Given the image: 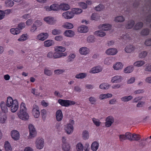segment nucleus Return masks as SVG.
Segmentation results:
<instances>
[{
	"instance_id": "54",
	"label": "nucleus",
	"mask_w": 151,
	"mask_h": 151,
	"mask_svg": "<svg viewBox=\"0 0 151 151\" xmlns=\"http://www.w3.org/2000/svg\"><path fill=\"white\" fill-rule=\"evenodd\" d=\"M92 121L94 124L97 127H99L101 124V122H99V120L94 118L92 119Z\"/></svg>"
},
{
	"instance_id": "37",
	"label": "nucleus",
	"mask_w": 151,
	"mask_h": 151,
	"mask_svg": "<svg viewBox=\"0 0 151 151\" xmlns=\"http://www.w3.org/2000/svg\"><path fill=\"white\" fill-rule=\"evenodd\" d=\"M135 24L134 20H131L129 21V23L127 25L126 27L127 29H130L132 28L133 27Z\"/></svg>"
},
{
	"instance_id": "4",
	"label": "nucleus",
	"mask_w": 151,
	"mask_h": 151,
	"mask_svg": "<svg viewBox=\"0 0 151 151\" xmlns=\"http://www.w3.org/2000/svg\"><path fill=\"white\" fill-rule=\"evenodd\" d=\"M70 122L71 124L69 123L67 124L65 127V129L68 134H70L72 133L73 130V124L74 123V121L72 120H70Z\"/></svg>"
},
{
	"instance_id": "12",
	"label": "nucleus",
	"mask_w": 151,
	"mask_h": 151,
	"mask_svg": "<svg viewBox=\"0 0 151 151\" xmlns=\"http://www.w3.org/2000/svg\"><path fill=\"white\" fill-rule=\"evenodd\" d=\"M56 117L57 121H61L63 117V115L61 110L59 109L58 110L56 113Z\"/></svg>"
},
{
	"instance_id": "51",
	"label": "nucleus",
	"mask_w": 151,
	"mask_h": 151,
	"mask_svg": "<svg viewBox=\"0 0 151 151\" xmlns=\"http://www.w3.org/2000/svg\"><path fill=\"white\" fill-rule=\"evenodd\" d=\"M76 148L77 151H83V147L81 143H78L76 145Z\"/></svg>"
},
{
	"instance_id": "44",
	"label": "nucleus",
	"mask_w": 151,
	"mask_h": 151,
	"mask_svg": "<svg viewBox=\"0 0 151 151\" xmlns=\"http://www.w3.org/2000/svg\"><path fill=\"white\" fill-rule=\"evenodd\" d=\"M86 76V74L85 73H80L76 75L75 77L78 79H82L85 78Z\"/></svg>"
},
{
	"instance_id": "45",
	"label": "nucleus",
	"mask_w": 151,
	"mask_h": 151,
	"mask_svg": "<svg viewBox=\"0 0 151 151\" xmlns=\"http://www.w3.org/2000/svg\"><path fill=\"white\" fill-rule=\"evenodd\" d=\"M72 12L74 14H78L81 13L82 12V10L81 9L75 8L73 9Z\"/></svg>"
},
{
	"instance_id": "23",
	"label": "nucleus",
	"mask_w": 151,
	"mask_h": 151,
	"mask_svg": "<svg viewBox=\"0 0 151 151\" xmlns=\"http://www.w3.org/2000/svg\"><path fill=\"white\" fill-rule=\"evenodd\" d=\"M135 48V47L133 45H130L125 48V50L127 53H130L134 50Z\"/></svg>"
},
{
	"instance_id": "30",
	"label": "nucleus",
	"mask_w": 151,
	"mask_h": 151,
	"mask_svg": "<svg viewBox=\"0 0 151 151\" xmlns=\"http://www.w3.org/2000/svg\"><path fill=\"white\" fill-rule=\"evenodd\" d=\"M143 24L142 22H139L137 23L134 26V29L137 30L141 28L143 26Z\"/></svg>"
},
{
	"instance_id": "33",
	"label": "nucleus",
	"mask_w": 151,
	"mask_h": 151,
	"mask_svg": "<svg viewBox=\"0 0 151 151\" xmlns=\"http://www.w3.org/2000/svg\"><path fill=\"white\" fill-rule=\"evenodd\" d=\"M63 27L67 29H71L73 27V26L71 23L67 22L63 25Z\"/></svg>"
},
{
	"instance_id": "19",
	"label": "nucleus",
	"mask_w": 151,
	"mask_h": 151,
	"mask_svg": "<svg viewBox=\"0 0 151 151\" xmlns=\"http://www.w3.org/2000/svg\"><path fill=\"white\" fill-rule=\"evenodd\" d=\"M89 52V49L86 47H82L79 50V52L82 55H86Z\"/></svg>"
},
{
	"instance_id": "20",
	"label": "nucleus",
	"mask_w": 151,
	"mask_h": 151,
	"mask_svg": "<svg viewBox=\"0 0 151 151\" xmlns=\"http://www.w3.org/2000/svg\"><path fill=\"white\" fill-rule=\"evenodd\" d=\"M64 35L66 36L72 37L75 35L74 32L71 30H67L64 33Z\"/></svg>"
},
{
	"instance_id": "64",
	"label": "nucleus",
	"mask_w": 151,
	"mask_h": 151,
	"mask_svg": "<svg viewBox=\"0 0 151 151\" xmlns=\"http://www.w3.org/2000/svg\"><path fill=\"white\" fill-rule=\"evenodd\" d=\"M145 44L147 46L151 45V38L147 40L145 42Z\"/></svg>"
},
{
	"instance_id": "25",
	"label": "nucleus",
	"mask_w": 151,
	"mask_h": 151,
	"mask_svg": "<svg viewBox=\"0 0 151 151\" xmlns=\"http://www.w3.org/2000/svg\"><path fill=\"white\" fill-rule=\"evenodd\" d=\"M70 8L69 5L67 4H61L60 5V9L67 10Z\"/></svg>"
},
{
	"instance_id": "21",
	"label": "nucleus",
	"mask_w": 151,
	"mask_h": 151,
	"mask_svg": "<svg viewBox=\"0 0 151 151\" xmlns=\"http://www.w3.org/2000/svg\"><path fill=\"white\" fill-rule=\"evenodd\" d=\"M78 32L80 33H86L88 31L87 27L85 26H82L78 27Z\"/></svg>"
},
{
	"instance_id": "49",
	"label": "nucleus",
	"mask_w": 151,
	"mask_h": 151,
	"mask_svg": "<svg viewBox=\"0 0 151 151\" xmlns=\"http://www.w3.org/2000/svg\"><path fill=\"white\" fill-rule=\"evenodd\" d=\"M149 33V30L147 28L144 29L141 32V35H147Z\"/></svg>"
},
{
	"instance_id": "58",
	"label": "nucleus",
	"mask_w": 151,
	"mask_h": 151,
	"mask_svg": "<svg viewBox=\"0 0 151 151\" xmlns=\"http://www.w3.org/2000/svg\"><path fill=\"white\" fill-rule=\"evenodd\" d=\"M104 8V6L101 4H99L98 6L96 7L95 9L97 11H101Z\"/></svg>"
},
{
	"instance_id": "53",
	"label": "nucleus",
	"mask_w": 151,
	"mask_h": 151,
	"mask_svg": "<svg viewBox=\"0 0 151 151\" xmlns=\"http://www.w3.org/2000/svg\"><path fill=\"white\" fill-rule=\"evenodd\" d=\"M125 136L126 139H128L130 141H132V134L129 132H127L125 133Z\"/></svg>"
},
{
	"instance_id": "50",
	"label": "nucleus",
	"mask_w": 151,
	"mask_h": 151,
	"mask_svg": "<svg viewBox=\"0 0 151 151\" xmlns=\"http://www.w3.org/2000/svg\"><path fill=\"white\" fill-rule=\"evenodd\" d=\"M140 136L139 134H132V141H138L140 139Z\"/></svg>"
},
{
	"instance_id": "59",
	"label": "nucleus",
	"mask_w": 151,
	"mask_h": 151,
	"mask_svg": "<svg viewBox=\"0 0 151 151\" xmlns=\"http://www.w3.org/2000/svg\"><path fill=\"white\" fill-rule=\"evenodd\" d=\"M7 119V117L5 114L0 117V122L2 123H4Z\"/></svg>"
},
{
	"instance_id": "7",
	"label": "nucleus",
	"mask_w": 151,
	"mask_h": 151,
	"mask_svg": "<svg viewBox=\"0 0 151 151\" xmlns=\"http://www.w3.org/2000/svg\"><path fill=\"white\" fill-rule=\"evenodd\" d=\"M36 147L37 148L39 149H42L44 146V140L42 138L40 139H38L36 141Z\"/></svg>"
},
{
	"instance_id": "2",
	"label": "nucleus",
	"mask_w": 151,
	"mask_h": 151,
	"mask_svg": "<svg viewBox=\"0 0 151 151\" xmlns=\"http://www.w3.org/2000/svg\"><path fill=\"white\" fill-rule=\"evenodd\" d=\"M27 109L25 104L22 102L20 106V110L17 113L19 118L24 120H26L29 119V116L27 112Z\"/></svg>"
},
{
	"instance_id": "36",
	"label": "nucleus",
	"mask_w": 151,
	"mask_h": 151,
	"mask_svg": "<svg viewBox=\"0 0 151 151\" xmlns=\"http://www.w3.org/2000/svg\"><path fill=\"white\" fill-rule=\"evenodd\" d=\"M94 34L95 35L100 37H104L106 35L105 33L101 30L97 31L95 32Z\"/></svg>"
},
{
	"instance_id": "57",
	"label": "nucleus",
	"mask_w": 151,
	"mask_h": 151,
	"mask_svg": "<svg viewBox=\"0 0 151 151\" xmlns=\"http://www.w3.org/2000/svg\"><path fill=\"white\" fill-rule=\"evenodd\" d=\"M61 32L60 30L57 29H54L52 31V35H56L60 34Z\"/></svg>"
},
{
	"instance_id": "47",
	"label": "nucleus",
	"mask_w": 151,
	"mask_h": 151,
	"mask_svg": "<svg viewBox=\"0 0 151 151\" xmlns=\"http://www.w3.org/2000/svg\"><path fill=\"white\" fill-rule=\"evenodd\" d=\"M53 42L52 40H47L44 42V45L46 47H49L52 45Z\"/></svg>"
},
{
	"instance_id": "35",
	"label": "nucleus",
	"mask_w": 151,
	"mask_h": 151,
	"mask_svg": "<svg viewBox=\"0 0 151 151\" xmlns=\"http://www.w3.org/2000/svg\"><path fill=\"white\" fill-rule=\"evenodd\" d=\"M100 16L98 13H94L92 14L91 19L92 20H98L99 19Z\"/></svg>"
},
{
	"instance_id": "56",
	"label": "nucleus",
	"mask_w": 151,
	"mask_h": 151,
	"mask_svg": "<svg viewBox=\"0 0 151 151\" xmlns=\"http://www.w3.org/2000/svg\"><path fill=\"white\" fill-rule=\"evenodd\" d=\"M89 101L92 104H95L96 101V100L94 97H91L89 98Z\"/></svg>"
},
{
	"instance_id": "16",
	"label": "nucleus",
	"mask_w": 151,
	"mask_h": 151,
	"mask_svg": "<svg viewBox=\"0 0 151 151\" xmlns=\"http://www.w3.org/2000/svg\"><path fill=\"white\" fill-rule=\"evenodd\" d=\"M116 49L114 48H109L107 50L106 52V53L109 55H115L117 53Z\"/></svg>"
},
{
	"instance_id": "41",
	"label": "nucleus",
	"mask_w": 151,
	"mask_h": 151,
	"mask_svg": "<svg viewBox=\"0 0 151 151\" xmlns=\"http://www.w3.org/2000/svg\"><path fill=\"white\" fill-rule=\"evenodd\" d=\"M89 134L88 132L86 130L83 131L82 133V137L84 139H87L88 138Z\"/></svg>"
},
{
	"instance_id": "62",
	"label": "nucleus",
	"mask_w": 151,
	"mask_h": 151,
	"mask_svg": "<svg viewBox=\"0 0 151 151\" xmlns=\"http://www.w3.org/2000/svg\"><path fill=\"white\" fill-rule=\"evenodd\" d=\"M25 26V24L24 23H21L19 24L18 25V28H19L20 30L21 29L24 28Z\"/></svg>"
},
{
	"instance_id": "11",
	"label": "nucleus",
	"mask_w": 151,
	"mask_h": 151,
	"mask_svg": "<svg viewBox=\"0 0 151 151\" xmlns=\"http://www.w3.org/2000/svg\"><path fill=\"white\" fill-rule=\"evenodd\" d=\"M11 136L14 139L18 140L19 138V134L18 131L16 130H13L11 132Z\"/></svg>"
},
{
	"instance_id": "52",
	"label": "nucleus",
	"mask_w": 151,
	"mask_h": 151,
	"mask_svg": "<svg viewBox=\"0 0 151 151\" xmlns=\"http://www.w3.org/2000/svg\"><path fill=\"white\" fill-rule=\"evenodd\" d=\"M62 147L63 150L65 151H69L70 148L69 145L68 143L63 144Z\"/></svg>"
},
{
	"instance_id": "5",
	"label": "nucleus",
	"mask_w": 151,
	"mask_h": 151,
	"mask_svg": "<svg viewBox=\"0 0 151 151\" xmlns=\"http://www.w3.org/2000/svg\"><path fill=\"white\" fill-rule=\"evenodd\" d=\"M28 128L29 131V137L31 138L35 137L36 135L37 132L34 126L32 124H30Z\"/></svg>"
},
{
	"instance_id": "28",
	"label": "nucleus",
	"mask_w": 151,
	"mask_h": 151,
	"mask_svg": "<svg viewBox=\"0 0 151 151\" xmlns=\"http://www.w3.org/2000/svg\"><path fill=\"white\" fill-rule=\"evenodd\" d=\"M4 147L6 151H11L12 148L9 142L7 141L5 142Z\"/></svg>"
},
{
	"instance_id": "15",
	"label": "nucleus",
	"mask_w": 151,
	"mask_h": 151,
	"mask_svg": "<svg viewBox=\"0 0 151 151\" xmlns=\"http://www.w3.org/2000/svg\"><path fill=\"white\" fill-rule=\"evenodd\" d=\"M67 55L66 53L58 52H54L53 58L57 59L60 58L62 57L65 56Z\"/></svg>"
},
{
	"instance_id": "32",
	"label": "nucleus",
	"mask_w": 151,
	"mask_h": 151,
	"mask_svg": "<svg viewBox=\"0 0 151 151\" xmlns=\"http://www.w3.org/2000/svg\"><path fill=\"white\" fill-rule=\"evenodd\" d=\"M10 32L14 35H17L20 32V29L19 28H12L10 30Z\"/></svg>"
},
{
	"instance_id": "3",
	"label": "nucleus",
	"mask_w": 151,
	"mask_h": 151,
	"mask_svg": "<svg viewBox=\"0 0 151 151\" xmlns=\"http://www.w3.org/2000/svg\"><path fill=\"white\" fill-rule=\"evenodd\" d=\"M58 102L62 106L68 107L70 106L74 105L76 102L73 101L68 100L59 99Z\"/></svg>"
},
{
	"instance_id": "42",
	"label": "nucleus",
	"mask_w": 151,
	"mask_h": 151,
	"mask_svg": "<svg viewBox=\"0 0 151 151\" xmlns=\"http://www.w3.org/2000/svg\"><path fill=\"white\" fill-rule=\"evenodd\" d=\"M133 68L132 66H129L124 69V72L125 73H129L133 71Z\"/></svg>"
},
{
	"instance_id": "10",
	"label": "nucleus",
	"mask_w": 151,
	"mask_h": 151,
	"mask_svg": "<svg viewBox=\"0 0 151 151\" xmlns=\"http://www.w3.org/2000/svg\"><path fill=\"white\" fill-rule=\"evenodd\" d=\"M62 15L65 18L67 19H71L74 16L72 11H67L65 12Z\"/></svg>"
},
{
	"instance_id": "14",
	"label": "nucleus",
	"mask_w": 151,
	"mask_h": 151,
	"mask_svg": "<svg viewBox=\"0 0 151 151\" xmlns=\"http://www.w3.org/2000/svg\"><path fill=\"white\" fill-rule=\"evenodd\" d=\"M0 107L2 111L4 113H6L8 111V107L7 105V102L6 104L4 101H1L0 104Z\"/></svg>"
},
{
	"instance_id": "22",
	"label": "nucleus",
	"mask_w": 151,
	"mask_h": 151,
	"mask_svg": "<svg viewBox=\"0 0 151 151\" xmlns=\"http://www.w3.org/2000/svg\"><path fill=\"white\" fill-rule=\"evenodd\" d=\"M99 144L96 141L93 142L91 145V148L93 151H96L98 148Z\"/></svg>"
},
{
	"instance_id": "17",
	"label": "nucleus",
	"mask_w": 151,
	"mask_h": 151,
	"mask_svg": "<svg viewBox=\"0 0 151 151\" xmlns=\"http://www.w3.org/2000/svg\"><path fill=\"white\" fill-rule=\"evenodd\" d=\"M122 77L121 76L116 75L112 77L111 82L112 83H119L121 82Z\"/></svg>"
},
{
	"instance_id": "13",
	"label": "nucleus",
	"mask_w": 151,
	"mask_h": 151,
	"mask_svg": "<svg viewBox=\"0 0 151 151\" xmlns=\"http://www.w3.org/2000/svg\"><path fill=\"white\" fill-rule=\"evenodd\" d=\"M44 19L47 23L50 24H53L55 23V20L54 18L50 17H45Z\"/></svg>"
},
{
	"instance_id": "55",
	"label": "nucleus",
	"mask_w": 151,
	"mask_h": 151,
	"mask_svg": "<svg viewBox=\"0 0 151 151\" xmlns=\"http://www.w3.org/2000/svg\"><path fill=\"white\" fill-rule=\"evenodd\" d=\"M87 41L88 42H93L95 41V38L93 35L89 36L87 38Z\"/></svg>"
},
{
	"instance_id": "26",
	"label": "nucleus",
	"mask_w": 151,
	"mask_h": 151,
	"mask_svg": "<svg viewBox=\"0 0 151 151\" xmlns=\"http://www.w3.org/2000/svg\"><path fill=\"white\" fill-rule=\"evenodd\" d=\"M60 5L54 4L51 5L50 7L51 10L57 11L60 9Z\"/></svg>"
},
{
	"instance_id": "38",
	"label": "nucleus",
	"mask_w": 151,
	"mask_h": 151,
	"mask_svg": "<svg viewBox=\"0 0 151 151\" xmlns=\"http://www.w3.org/2000/svg\"><path fill=\"white\" fill-rule=\"evenodd\" d=\"M145 63V62L144 61L139 60L138 61L135 62L134 65V66L137 67L141 66Z\"/></svg>"
},
{
	"instance_id": "9",
	"label": "nucleus",
	"mask_w": 151,
	"mask_h": 151,
	"mask_svg": "<svg viewBox=\"0 0 151 151\" xmlns=\"http://www.w3.org/2000/svg\"><path fill=\"white\" fill-rule=\"evenodd\" d=\"M111 27V26L109 24H101L98 26V28L102 30L106 31L110 29Z\"/></svg>"
},
{
	"instance_id": "1",
	"label": "nucleus",
	"mask_w": 151,
	"mask_h": 151,
	"mask_svg": "<svg viewBox=\"0 0 151 151\" xmlns=\"http://www.w3.org/2000/svg\"><path fill=\"white\" fill-rule=\"evenodd\" d=\"M7 105L8 107H10V111L12 112H15L19 108L18 102L17 100H13L10 96L7 98Z\"/></svg>"
},
{
	"instance_id": "63",
	"label": "nucleus",
	"mask_w": 151,
	"mask_h": 151,
	"mask_svg": "<svg viewBox=\"0 0 151 151\" xmlns=\"http://www.w3.org/2000/svg\"><path fill=\"white\" fill-rule=\"evenodd\" d=\"M64 70H63L58 69L55 70L54 73L55 74L58 75L63 73L64 72Z\"/></svg>"
},
{
	"instance_id": "6",
	"label": "nucleus",
	"mask_w": 151,
	"mask_h": 151,
	"mask_svg": "<svg viewBox=\"0 0 151 151\" xmlns=\"http://www.w3.org/2000/svg\"><path fill=\"white\" fill-rule=\"evenodd\" d=\"M32 113L35 117L37 118L39 117L40 112L39 108L37 105H33Z\"/></svg>"
},
{
	"instance_id": "48",
	"label": "nucleus",
	"mask_w": 151,
	"mask_h": 151,
	"mask_svg": "<svg viewBox=\"0 0 151 151\" xmlns=\"http://www.w3.org/2000/svg\"><path fill=\"white\" fill-rule=\"evenodd\" d=\"M124 18L122 16H119L115 18V20L116 22H122L124 21Z\"/></svg>"
},
{
	"instance_id": "60",
	"label": "nucleus",
	"mask_w": 151,
	"mask_h": 151,
	"mask_svg": "<svg viewBox=\"0 0 151 151\" xmlns=\"http://www.w3.org/2000/svg\"><path fill=\"white\" fill-rule=\"evenodd\" d=\"M147 53L146 51H143L139 54V58H145L147 55Z\"/></svg>"
},
{
	"instance_id": "29",
	"label": "nucleus",
	"mask_w": 151,
	"mask_h": 151,
	"mask_svg": "<svg viewBox=\"0 0 151 151\" xmlns=\"http://www.w3.org/2000/svg\"><path fill=\"white\" fill-rule=\"evenodd\" d=\"M55 50L57 52H63L65 51L66 49L65 47L63 46H57L55 47Z\"/></svg>"
},
{
	"instance_id": "46",
	"label": "nucleus",
	"mask_w": 151,
	"mask_h": 151,
	"mask_svg": "<svg viewBox=\"0 0 151 151\" xmlns=\"http://www.w3.org/2000/svg\"><path fill=\"white\" fill-rule=\"evenodd\" d=\"M133 98L132 96H125L121 98V100L123 101H128L131 100Z\"/></svg>"
},
{
	"instance_id": "43",
	"label": "nucleus",
	"mask_w": 151,
	"mask_h": 151,
	"mask_svg": "<svg viewBox=\"0 0 151 151\" xmlns=\"http://www.w3.org/2000/svg\"><path fill=\"white\" fill-rule=\"evenodd\" d=\"M109 86V84L107 83H103L99 86V88L101 89H108Z\"/></svg>"
},
{
	"instance_id": "31",
	"label": "nucleus",
	"mask_w": 151,
	"mask_h": 151,
	"mask_svg": "<svg viewBox=\"0 0 151 151\" xmlns=\"http://www.w3.org/2000/svg\"><path fill=\"white\" fill-rule=\"evenodd\" d=\"M112 94L111 93H107L106 94H102L99 96V98L101 100L104 99L109 97H111L112 96Z\"/></svg>"
},
{
	"instance_id": "34",
	"label": "nucleus",
	"mask_w": 151,
	"mask_h": 151,
	"mask_svg": "<svg viewBox=\"0 0 151 151\" xmlns=\"http://www.w3.org/2000/svg\"><path fill=\"white\" fill-rule=\"evenodd\" d=\"M28 38V35L27 34H23L18 39V40L19 41H24L27 40Z\"/></svg>"
},
{
	"instance_id": "8",
	"label": "nucleus",
	"mask_w": 151,
	"mask_h": 151,
	"mask_svg": "<svg viewBox=\"0 0 151 151\" xmlns=\"http://www.w3.org/2000/svg\"><path fill=\"white\" fill-rule=\"evenodd\" d=\"M41 25V22L40 21L37 20L31 26L30 31L32 32H34L37 29L38 27Z\"/></svg>"
},
{
	"instance_id": "39",
	"label": "nucleus",
	"mask_w": 151,
	"mask_h": 151,
	"mask_svg": "<svg viewBox=\"0 0 151 151\" xmlns=\"http://www.w3.org/2000/svg\"><path fill=\"white\" fill-rule=\"evenodd\" d=\"M5 4L6 6L11 7L14 5V2L12 0H7L5 1Z\"/></svg>"
},
{
	"instance_id": "40",
	"label": "nucleus",
	"mask_w": 151,
	"mask_h": 151,
	"mask_svg": "<svg viewBox=\"0 0 151 151\" xmlns=\"http://www.w3.org/2000/svg\"><path fill=\"white\" fill-rule=\"evenodd\" d=\"M76 57V55L74 53H71L68 57V59L67 61L68 62L73 61V59Z\"/></svg>"
},
{
	"instance_id": "61",
	"label": "nucleus",
	"mask_w": 151,
	"mask_h": 151,
	"mask_svg": "<svg viewBox=\"0 0 151 151\" xmlns=\"http://www.w3.org/2000/svg\"><path fill=\"white\" fill-rule=\"evenodd\" d=\"M44 72L45 74L48 76H50L52 74V72L50 70H48L46 68L44 69Z\"/></svg>"
},
{
	"instance_id": "27",
	"label": "nucleus",
	"mask_w": 151,
	"mask_h": 151,
	"mask_svg": "<svg viewBox=\"0 0 151 151\" xmlns=\"http://www.w3.org/2000/svg\"><path fill=\"white\" fill-rule=\"evenodd\" d=\"M123 65L120 62L117 63L113 66V68L115 70H119L123 68Z\"/></svg>"
},
{
	"instance_id": "18",
	"label": "nucleus",
	"mask_w": 151,
	"mask_h": 151,
	"mask_svg": "<svg viewBox=\"0 0 151 151\" xmlns=\"http://www.w3.org/2000/svg\"><path fill=\"white\" fill-rule=\"evenodd\" d=\"M48 36L47 33H41L37 36V39L40 40L44 41L47 39Z\"/></svg>"
},
{
	"instance_id": "24",
	"label": "nucleus",
	"mask_w": 151,
	"mask_h": 151,
	"mask_svg": "<svg viewBox=\"0 0 151 151\" xmlns=\"http://www.w3.org/2000/svg\"><path fill=\"white\" fill-rule=\"evenodd\" d=\"M102 70L101 68L99 66H97L92 68L90 73H95L100 72Z\"/></svg>"
}]
</instances>
